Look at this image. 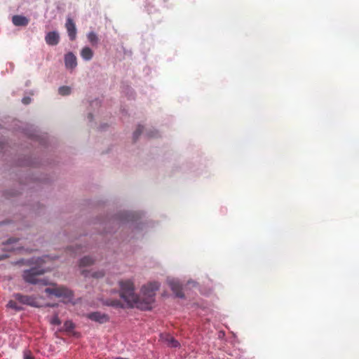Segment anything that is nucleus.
Returning <instances> with one entry per match:
<instances>
[{
  "label": "nucleus",
  "mask_w": 359,
  "mask_h": 359,
  "mask_svg": "<svg viewBox=\"0 0 359 359\" xmlns=\"http://www.w3.org/2000/svg\"><path fill=\"white\" fill-rule=\"evenodd\" d=\"M120 296L124 301L125 305L119 302H113L109 305L121 307L137 308L141 310H151L155 302L156 292L159 289L160 285L158 282H151L142 286L141 289L142 297H139L134 292V285L130 280L121 281Z\"/></svg>",
  "instance_id": "1"
},
{
  "label": "nucleus",
  "mask_w": 359,
  "mask_h": 359,
  "mask_svg": "<svg viewBox=\"0 0 359 359\" xmlns=\"http://www.w3.org/2000/svg\"><path fill=\"white\" fill-rule=\"evenodd\" d=\"M46 271V269H41V266L39 267H33L29 270H27L24 272L23 278L24 280L32 284L41 283L42 285H46L48 283L45 280H40L38 276Z\"/></svg>",
  "instance_id": "2"
},
{
  "label": "nucleus",
  "mask_w": 359,
  "mask_h": 359,
  "mask_svg": "<svg viewBox=\"0 0 359 359\" xmlns=\"http://www.w3.org/2000/svg\"><path fill=\"white\" fill-rule=\"evenodd\" d=\"M15 299L19 302V304L22 306H30L33 307H39L40 305L38 303L36 299L33 296L23 295L20 293H15L13 295Z\"/></svg>",
  "instance_id": "3"
},
{
  "label": "nucleus",
  "mask_w": 359,
  "mask_h": 359,
  "mask_svg": "<svg viewBox=\"0 0 359 359\" xmlns=\"http://www.w3.org/2000/svg\"><path fill=\"white\" fill-rule=\"evenodd\" d=\"M45 292L49 295H54L57 297L72 298V292L68 289L63 287L53 285L52 287H48Z\"/></svg>",
  "instance_id": "4"
},
{
  "label": "nucleus",
  "mask_w": 359,
  "mask_h": 359,
  "mask_svg": "<svg viewBox=\"0 0 359 359\" xmlns=\"http://www.w3.org/2000/svg\"><path fill=\"white\" fill-rule=\"evenodd\" d=\"M86 316L88 319L100 324L107 323L109 320L108 315L99 311L88 313Z\"/></svg>",
  "instance_id": "5"
},
{
  "label": "nucleus",
  "mask_w": 359,
  "mask_h": 359,
  "mask_svg": "<svg viewBox=\"0 0 359 359\" xmlns=\"http://www.w3.org/2000/svg\"><path fill=\"white\" fill-rule=\"evenodd\" d=\"M65 27L67 28L69 37L70 40L74 41L76 39V29L75 24L72 19L67 18Z\"/></svg>",
  "instance_id": "6"
},
{
  "label": "nucleus",
  "mask_w": 359,
  "mask_h": 359,
  "mask_svg": "<svg viewBox=\"0 0 359 359\" xmlns=\"http://www.w3.org/2000/svg\"><path fill=\"white\" fill-rule=\"evenodd\" d=\"M65 64L67 69H74L77 65L76 56L71 52L66 54L65 56Z\"/></svg>",
  "instance_id": "7"
},
{
  "label": "nucleus",
  "mask_w": 359,
  "mask_h": 359,
  "mask_svg": "<svg viewBox=\"0 0 359 359\" xmlns=\"http://www.w3.org/2000/svg\"><path fill=\"white\" fill-rule=\"evenodd\" d=\"M46 42L50 46L57 45L60 40V36L57 32H49L45 37Z\"/></svg>",
  "instance_id": "8"
},
{
  "label": "nucleus",
  "mask_w": 359,
  "mask_h": 359,
  "mask_svg": "<svg viewBox=\"0 0 359 359\" xmlns=\"http://www.w3.org/2000/svg\"><path fill=\"white\" fill-rule=\"evenodd\" d=\"M12 22L15 26H26L29 23V19L23 15H15L12 18Z\"/></svg>",
  "instance_id": "9"
},
{
  "label": "nucleus",
  "mask_w": 359,
  "mask_h": 359,
  "mask_svg": "<svg viewBox=\"0 0 359 359\" xmlns=\"http://www.w3.org/2000/svg\"><path fill=\"white\" fill-rule=\"evenodd\" d=\"M169 285L176 297L180 298L184 297V294L182 292L181 285L177 281L171 280L169 282Z\"/></svg>",
  "instance_id": "10"
},
{
  "label": "nucleus",
  "mask_w": 359,
  "mask_h": 359,
  "mask_svg": "<svg viewBox=\"0 0 359 359\" xmlns=\"http://www.w3.org/2000/svg\"><path fill=\"white\" fill-rule=\"evenodd\" d=\"M161 337L163 341L166 342L167 344L172 348H177L180 346V343L178 341L175 340L172 336L169 334H165L163 336L161 335Z\"/></svg>",
  "instance_id": "11"
},
{
  "label": "nucleus",
  "mask_w": 359,
  "mask_h": 359,
  "mask_svg": "<svg viewBox=\"0 0 359 359\" xmlns=\"http://www.w3.org/2000/svg\"><path fill=\"white\" fill-rule=\"evenodd\" d=\"M82 58L85 60H90L93 56V52L89 47H84L81 52Z\"/></svg>",
  "instance_id": "12"
},
{
  "label": "nucleus",
  "mask_w": 359,
  "mask_h": 359,
  "mask_svg": "<svg viewBox=\"0 0 359 359\" xmlns=\"http://www.w3.org/2000/svg\"><path fill=\"white\" fill-rule=\"evenodd\" d=\"M6 307L15 311L23 310V306H22L18 302H17L12 299L8 301V304H6Z\"/></svg>",
  "instance_id": "13"
},
{
  "label": "nucleus",
  "mask_w": 359,
  "mask_h": 359,
  "mask_svg": "<svg viewBox=\"0 0 359 359\" xmlns=\"http://www.w3.org/2000/svg\"><path fill=\"white\" fill-rule=\"evenodd\" d=\"M94 262L93 259L89 257H85L80 260V267L88 266L93 264Z\"/></svg>",
  "instance_id": "14"
},
{
  "label": "nucleus",
  "mask_w": 359,
  "mask_h": 359,
  "mask_svg": "<svg viewBox=\"0 0 359 359\" xmlns=\"http://www.w3.org/2000/svg\"><path fill=\"white\" fill-rule=\"evenodd\" d=\"M87 37H88V39L89 42L93 46H95V45L97 44L98 37H97V34L95 32H89L88 34V35H87Z\"/></svg>",
  "instance_id": "15"
},
{
  "label": "nucleus",
  "mask_w": 359,
  "mask_h": 359,
  "mask_svg": "<svg viewBox=\"0 0 359 359\" xmlns=\"http://www.w3.org/2000/svg\"><path fill=\"white\" fill-rule=\"evenodd\" d=\"M49 322L53 325H60L61 324V321L59 319L57 314L54 315L49 320Z\"/></svg>",
  "instance_id": "16"
},
{
  "label": "nucleus",
  "mask_w": 359,
  "mask_h": 359,
  "mask_svg": "<svg viewBox=\"0 0 359 359\" xmlns=\"http://www.w3.org/2000/svg\"><path fill=\"white\" fill-rule=\"evenodd\" d=\"M70 93L71 88L69 86H62L59 88V93L62 95H67Z\"/></svg>",
  "instance_id": "17"
},
{
  "label": "nucleus",
  "mask_w": 359,
  "mask_h": 359,
  "mask_svg": "<svg viewBox=\"0 0 359 359\" xmlns=\"http://www.w3.org/2000/svg\"><path fill=\"white\" fill-rule=\"evenodd\" d=\"M64 327L67 331H72L74 329V324L71 320H67L64 323Z\"/></svg>",
  "instance_id": "18"
},
{
  "label": "nucleus",
  "mask_w": 359,
  "mask_h": 359,
  "mask_svg": "<svg viewBox=\"0 0 359 359\" xmlns=\"http://www.w3.org/2000/svg\"><path fill=\"white\" fill-rule=\"evenodd\" d=\"M23 358L24 359H34V358L32 355L31 352L27 350L24 351Z\"/></svg>",
  "instance_id": "19"
},
{
  "label": "nucleus",
  "mask_w": 359,
  "mask_h": 359,
  "mask_svg": "<svg viewBox=\"0 0 359 359\" xmlns=\"http://www.w3.org/2000/svg\"><path fill=\"white\" fill-rule=\"evenodd\" d=\"M103 276H104V273L102 272H96V273H93L91 274V276L94 277V278H100V277H102Z\"/></svg>",
  "instance_id": "20"
},
{
  "label": "nucleus",
  "mask_w": 359,
  "mask_h": 359,
  "mask_svg": "<svg viewBox=\"0 0 359 359\" xmlns=\"http://www.w3.org/2000/svg\"><path fill=\"white\" fill-rule=\"evenodd\" d=\"M22 102L25 104H28L29 103H30L31 99L29 97H25L22 98Z\"/></svg>",
  "instance_id": "21"
},
{
  "label": "nucleus",
  "mask_w": 359,
  "mask_h": 359,
  "mask_svg": "<svg viewBox=\"0 0 359 359\" xmlns=\"http://www.w3.org/2000/svg\"><path fill=\"white\" fill-rule=\"evenodd\" d=\"M142 131V128H138L137 131L134 133V138L137 139Z\"/></svg>",
  "instance_id": "22"
},
{
  "label": "nucleus",
  "mask_w": 359,
  "mask_h": 359,
  "mask_svg": "<svg viewBox=\"0 0 359 359\" xmlns=\"http://www.w3.org/2000/svg\"><path fill=\"white\" fill-rule=\"evenodd\" d=\"M42 261H43V260H42L41 259H38L36 260V263H38V264H41V262Z\"/></svg>",
  "instance_id": "23"
},
{
  "label": "nucleus",
  "mask_w": 359,
  "mask_h": 359,
  "mask_svg": "<svg viewBox=\"0 0 359 359\" xmlns=\"http://www.w3.org/2000/svg\"><path fill=\"white\" fill-rule=\"evenodd\" d=\"M82 273L85 276H88V275L86 273L85 271H82Z\"/></svg>",
  "instance_id": "24"
}]
</instances>
